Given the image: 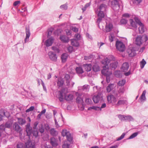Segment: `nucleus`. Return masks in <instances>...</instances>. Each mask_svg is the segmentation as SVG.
Masks as SVG:
<instances>
[{
  "instance_id": "58",
  "label": "nucleus",
  "mask_w": 148,
  "mask_h": 148,
  "mask_svg": "<svg viewBox=\"0 0 148 148\" xmlns=\"http://www.w3.org/2000/svg\"><path fill=\"white\" fill-rule=\"evenodd\" d=\"M34 109V106H32L29 108L28 109H27L26 110V112H28L30 111H33Z\"/></svg>"
},
{
  "instance_id": "15",
  "label": "nucleus",
  "mask_w": 148,
  "mask_h": 148,
  "mask_svg": "<svg viewBox=\"0 0 148 148\" xmlns=\"http://www.w3.org/2000/svg\"><path fill=\"white\" fill-rule=\"evenodd\" d=\"M68 57V53H63L61 55V59L62 63L66 62Z\"/></svg>"
},
{
  "instance_id": "29",
  "label": "nucleus",
  "mask_w": 148,
  "mask_h": 148,
  "mask_svg": "<svg viewBox=\"0 0 148 148\" xmlns=\"http://www.w3.org/2000/svg\"><path fill=\"white\" fill-rule=\"evenodd\" d=\"M51 134L53 136H56L58 134V132L54 128H51L50 130Z\"/></svg>"
},
{
  "instance_id": "19",
  "label": "nucleus",
  "mask_w": 148,
  "mask_h": 148,
  "mask_svg": "<svg viewBox=\"0 0 148 148\" xmlns=\"http://www.w3.org/2000/svg\"><path fill=\"white\" fill-rule=\"evenodd\" d=\"M142 38L143 37L141 36H138L137 37L136 39V44L138 46L140 45L142 43Z\"/></svg>"
},
{
  "instance_id": "40",
  "label": "nucleus",
  "mask_w": 148,
  "mask_h": 148,
  "mask_svg": "<svg viewBox=\"0 0 148 148\" xmlns=\"http://www.w3.org/2000/svg\"><path fill=\"white\" fill-rule=\"evenodd\" d=\"M134 20L135 21L136 23V25L138 24L139 25H143V23L141 22V21L140 19H139L137 17H135L134 18Z\"/></svg>"
},
{
  "instance_id": "24",
  "label": "nucleus",
  "mask_w": 148,
  "mask_h": 148,
  "mask_svg": "<svg viewBox=\"0 0 148 148\" xmlns=\"http://www.w3.org/2000/svg\"><path fill=\"white\" fill-rule=\"evenodd\" d=\"M76 73L78 74H81L83 73L84 71L81 67H76L75 69Z\"/></svg>"
},
{
  "instance_id": "31",
  "label": "nucleus",
  "mask_w": 148,
  "mask_h": 148,
  "mask_svg": "<svg viewBox=\"0 0 148 148\" xmlns=\"http://www.w3.org/2000/svg\"><path fill=\"white\" fill-rule=\"evenodd\" d=\"M39 131L41 134L43 133L45 131V128L44 127L42 123L40 124L39 125Z\"/></svg>"
},
{
  "instance_id": "13",
  "label": "nucleus",
  "mask_w": 148,
  "mask_h": 148,
  "mask_svg": "<svg viewBox=\"0 0 148 148\" xmlns=\"http://www.w3.org/2000/svg\"><path fill=\"white\" fill-rule=\"evenodd\" d=\"M64 84V78L62 77H58V79L57 82V86L59 88L60 87H62Z\"/></svg>"
},
{
  "instance_id": "41",
  "label": "nucleus",
  "mask_w": 148,
  "mask_h": 148,
  "mask_svg": "<svg viewBox=\"0 0 148 148\" xmlns=\"http://www.w3.org/2000/svg\"><path fill=\"white\" fill-rule=\"evenodd\" d=\"M4 125L5 128H10L12 126V123H11V122L9 121L7 122Z\"/></svg>"
},
{
  "instance_id": "63",
  "label": "nucleus",
  "mask_w": 148,
  "mask_h": 148,
  "mask_svg": "<svg viewBox=\"0 0 148 148\" xmlns=\"http://www.w3.org/2000/svg\"><path fill=\"white\" fill-rule=\"evenodd\" d=\"M122 17L128 18L130 17V14L128 13H125L122 14Z\"/></svg>"
},
{
  "instance_id": "60",
  "label": "nucleus",
  "mask_w": 148,
  "mask_h": 148,
  "mask_svg": "<svg viewBox=\"0 0 148 148\" xmlns=\"http://www.w3.org/2000/svg\"><path fill=\"white\" fill-rule=\"evenodd\" d=\"M142 37H143L142 39H143L144 41L145 42H146L148 39L147 36L145 34L143 35Z\"/></svg>"
},
{
  "instance_id": "44",
  "label": "nucleus",
  "mask_w": 148,
  "mask_h": 148,
  "mask_svg": "<svg viewBox=\"0 0 148 148\" xmlns=\"http://www.w3.org/2000/svg\"><path fill=\"white\" fill-rule=\"evenodd\" d=\"M146 64V61L144 59H143L140 62V67L141 69H143L144 67Z\"/></svg>"
},
{
  "instance_id": "37",
  "label": "nucleus",
  "mask_w": 148,
  "mask_h": 148,
  "mask_svg": "<svg viewBox=\"0 0 148 148\" xmlns=\"http://www.w3.org/2000/svg\"><path fill=\"white\" fill-rule=\"evenodd\" d=\"M126 102L125 100H119L117 103L116 104L117 106H119L121 105H124Z\"/></svg>"
},
{
  "instance_id": "62",
  "label": "nucleus",
  "mask_w": 148,
  "mask_h": 148,
  "mask_svg": "<svg viewBox=\"0 0 148 148\" xmlns=\"http://www.w3.org/2000/svg\"><path fill=\"white\" fill-rule=\"evenodd\" d=\"M47 32H48V33H47V37L48 38H49V37H50L51 36V35L52 34V31L51 30L49 29L47 30Z\"/></svg>"
},
{
  "instance_id": "32",
  "label": "nucleus",
  "mask_w": 148,
  "mask_h": 148,
  "mask_svg": "<svg viewBox=\"0 0 148 148\" xmlns=\"http://www.w3.org/2000/svg\"><path fill=\"white\" fill-rule=\"evenodd\" d=\"M26 34L27 38L29 37L30 36V31L29 27V26H26L25 27Z\"/></svg>"
},
{
  "instance_id": "23",
  "label": "nucleus",
  "mask_w": 148,
  "mask_h": 148,
  "mask_svg": "<svg viewBox=\"0 0 148 148\" xmlns=\"http://www.w3.org/2000/svg\"><path fill=\"white\" fill-rule=\"evenodd\" d=\"M125 122H130L133 121H134V118L131 115H125Z\"/></svg>"
},
{
  "instance_id": "16",
  "label": "nucleus",
  "mask_w": 148,
  "mask_h": 148,
  "mask_svg": "<svg viewBox=\"0 0 148 148\" xmlns=\"http://www.w3.org/2000/svg\"><path fill=\"white\" fill-rule=\"evenodd\" d=\"M98 15V18H97V21L99 23L101 21L102 18L104 17V14L103 11H99Z\"/></svg>"
},
{
  "instance_id": "30",
  "label": "nucleus",
  "mask_w": 148,
  "mask_h": 148,
  "mask_svg": "<svg viewBox=\"0 0 148 148\" xmlns=\"http://www.w3.org/2000/svg\"><path fill=\"white\" fill-rule=\"evenodd\" d=\"M114 84H110L106 87V91L108 92H110L113 89Z\"/></svg>"
},
{
  "instance_id": "50",
  "label": "nucleus",
  "mask_w": 148,
  "mask_h": 148,
  "mask_svg": "<svg viewBox=\"0 0 148 148\" xmlns=\"http://www.w3.org/2000/svg\"><path fill=\"white\" fill-rule=\"evenodd\" d=\"M142 0H133V4L138 5L142 2Z\"/></svg>"
},
{
  "instance_id": "4",
  "label": "nucleus",
  "mask_w": 148,
  "mask_h": 148,
  "mask_svg": "<svg viewBox=\"0 0 148 148\" xmlns=\"http://www.w3.org/2000/svg\"><path fill=\"white\" fill-rule=\"evenodd\" d=\"M120 1V0H113L111 1V5L114 10H118L120 8L119 3Z\"/></svg>"
},
{
  "instance_id": "7",
  "label": "nucleus",
  "mask_w": 148,
  "mask_h": 148,
  "mask_svg": "<svg viewBox=\"0 0 148 148\" xmlns=\"http://www.w3.org/2000/svg\"><path fill=\"white\" fill-rule=\"evenodd\" d=\"M13 129L17 132H18L21 134L22 129L18 123L15 122L13 123Z\"/></svg>"
},
{
  "instance_id": "54",
  "label": "nucleus",
  "mask_w": 148,
  "mask_h": 148,
  "mask_svg": "<svg viewBox=\"0 0 148 148\" xmlns=\"http://www.w3.org/2000/svg\"><path fill=\"white\" fill-rule=\"evenodd\" d=\"M81 100L83 101V99L80 97H77L76 99V102L77 103L79 104L80 103Z\"/></svg>"
},
{
  "instance_id": "20",
  "label": "nucleus",
  "mask_w": 148,
  "mask_h": 148,
  "mask_svg": "<svg viewBox=\"0 0 148 148\" xmlns=\"http://www.w3.org/2000/svg\"><path fill=\"white\" fill-rule=\"evenodd\" d=\"M60 40L63 42L67 43L69 41V38L66 35H61L60 36Z\"/></svg>"
},
{
  "instance_id": "51",
  "label": "nucleus",
  "mask_w": 148,
  "mask_h": 148,
  "mask_svg": "<svg viewBox=\"0 0 148 148\" xmlns=\"http://www.w3.org/2000/svg\"><path fill=\"white\" fill-rule=\"evenodd\" d=\"M128 22V20L125 18H122L121 21L120 23L121 24H126Z\"/></svg>"
},
{
  "instance_id": "25",
  "label": "nucleus",
  "mask_w": 148,
  "mask_h": 148,
  "mask_svg": "<svg viewBox=\"0 0 148 148\" xmlns=\"http://www.w3.org/2000/svg\"><path fill=\"white\" fill-rule=\"evenodd\" d=\"M50 143L53 146L56 147L58 144L56 142L55 138L54 137H51L50 139Z\"/></svg>"
},
{
  "instance_id": "45",
  "label": "nucleus",
  "mask_w": 148,
  "mask_h": 148,
  "mask_svg": "<svg viewBox=\"0 0 148 148\" xmlns=\"http://www.w3.org/2000/svg\"><path fill=\"white\" fill-rule=\"evenodd\" d=\"M118 117L121 121H125V115L119 114L118 115Z\"/></svg>"
},
{
  "instance_id": "61",
  "label": "nucleus",
  "mask_w": 148,
  "mask_h": 148,
  "mask_svg": "<svg viewBox=\"0 0 148 148\" xmlns=\"http://www.w3.org/2000/svg\"><path fill=\"white\" fill-rule=\"evenodd\" d=\"M60 8L61 9H63L64 10H66L67 8V5L66 4L61 5L60 6Z\"/></svg>"
},
{
  "instance_id": "48",
  "label": "nucleus",
  "mask_w": 148,
  "mask_h": 148,
  "mask_svg": "<svg viewBox=\"0 0 148 148\" xmlns=\"http://www.w3.org/2000/svg\"><path fill=\"white\" fill-rule=\"evenodd\" d=\"M85 103L87 105H92V102L91 99L86 98L85 100Z\"/></svg>"
},
{
  "instance_id": "17",
  "label": "nucleus",
  "mask_w": 148,
  "mask_h": 148,
  "mask_svg": "<svg viewBox=\"0 0 148 148\" xmlns=\"http://www.w3.org/2000/svg\"><path fill=\"white\" fill-rule=\"evenodd\" d=\"M71 45L74 47H78L79 46V43L78 40H76V39H71Z\"/></svg>"
},
{
  "instance_id": "34",
  "label": "nucleus",
  "mask_w": 148,
  "mask_h": 148,
  "mask_svg": "<svg viewBox=\"0 0 148 148\" xmlns=\"http://www.w3.org/2000/svg\"><path fill=\"white\" fill-rule=\"evenodd\" d=\"M32 134L34 136L35 138H37L38 136V129H33Z\"/></svg>"
},
{
  "instance_id": "11",
  "label": "nucleus",
  "mask_w": 148,
  "mask_h": 148,
  "mask_svg": "<svg viewBox=\"0 0 148 148\" xmlns=\"http://www.w3.org/2000/svg\"><path fill=\"white\" fill-rule=\"evenodd\" d=\"M101 98H103L102 96H101V94L99 93L96 95H95L92 97V99L95 103H98Z\"/></svg>"
},
{
  "instance_id": "9",
  "label": "nucleus",
  "mask_w": 148,
  "mask_h": 148,
  "mask_svg": "<svg viewBox=\"0 0 148 148\" xmlns=\"http://www.w3.org/2000/svg\"><path fill=\"white\" fill-rule=\"evenodd\" d=\"M65 90V88H63L60 90H59L58 91V92L59 93V94L58 95L59 96L58 99L61 102H62L63 101L64 96L63 93L64 92Z\"/></svg>"
},
{
  "instance_id": "2",
  "label": "nucleus",
  "mask_w": 148,
  "mask_h": 148,
  "mask_svg": "<svg viewBox=\"0 0 148 148\" xmlns=\"http://www.w3.org/2000/svg\"><path fill=\"white\" fill-rule=\"evenodd\" d=\"M116 49L119 51L123 52L125 50V45L123 42L117 40L116 42Z\"/></svg>"
},
{
  "instance_id": "12",
  "label": "nucleus",
  "mask_w": 148,
  "mask_h": 148,
  "mask_svg": "<svg viewBox=\"0 0 148 148\" xmlns=\"http://www.w3.org/2000/svg\"><path fill=\"white\" fill-rule=\"evenodd\" d=\"M129 21L130 22V25H127L125 27L126 28H129V27L130 26L132 27L133 28L135 29H136L137 27V26L136 25V23L132 19H129Z\"/></svg>"
},
{
  "instance_id": "39",
  "label": "nucleus",
  "mask_w": 148,
  "mask_h": 148,
  "mask_svg": "<svg viewBox=\"0 0 148 148\" xmlns=\"http://www.w3.org/2000/svg\"><path fill=\"white\" fill-rule=\"evenodd\" d=\"M146 93V90H144L141 96H140L139 99L141 100H145L146 99L145 94Z\"/></svg>"
},
{
  "instance_id": "42",
  "label": "nucleus",
  "mask_w": 148,
  "mask_h": 148,
  "mask_svg": "<svg viewBox=\"0 0 148 148\" xmlns=\"http://www.w3.org/2000/svg\"><path fill=\"white\" fill-rule=\"evenodd\" d=\"M69 131H68L67 130H62V132L61 134L64 137L65 136H67L69 134Z\"/></svg>"
},
{
  "instance_id": "33",
  "label": "nucleus",
  "mask_w": 148,
  "mask_h": 148,
  "mask_svg": "<svg viewBox=\"0 0 148 148\" xmlns=\"http://www.w3.org/2000/svg\"><path fill=\"white\" fill-rule=\"evenodd\" d=\"M139 132H138L133 133L129 138H127L126 140L134 138L137 136ZM126 140V139L124 140Z\"/></svg>"
},
{
  "instance_id": "38",
  "label": "nucleus",
  "mask_w": 148,
  "mask_h": 148,
  "mask_svg": "<svg viewBox=\"0 0 148 148\" xmlns=\"http://www.w3.org/2000/svg\"><path fill=\"white\" fill-rule=\"evenodd\" d=\"M125 80L123 79L121 81H119L118 83V85L119 86H123L125 83Z\"/></svg>"
},
{
  "instance_id": "28",
  "label": "nucleus",
  "mask_w": 148,
  "mask_h": 148,
  "mask_svg": "<svg viewBox=\"0 0 148 148\" xmlns=\"http://www.w3.org/2000/svg\"><path fill=\"white\" fill-rule=\"evenodd\" d=\"M92 70L96 72L100 70V68L98 65L97 64H95L92 67Z\"/></svg>"
},
{
  "instance_id": "64",
  "label": "nucleus",
  "mask_w": 148,
  "mask_h": 148,
  "mask_svg": "<svg viewBox=\"0 0 148 148\" xmlns=\"http://www.w3.org/2000/svg\"><path fill=\"white\" fill-rule=\"evenodd\" d=\"M45 130L46 131H48L50 129V127L49 125L48 124H47V123L45 124Z\"/></svg>"
},
{
  "instance_id": "52",
  "label": "nucleus",
  "mask_w": 148,
  "mask_h": 148,
  "mask_svg": "<svg viewBox=\"0 0 148 148\" xmlns=\"http://www.w3.org/2000/svg\"><path fill=\"white\" fill-rule=\"evenodd\" d=\"M73 46H69L67 48V50L70 53H71L73 52Z\"/></svg>"
},
{
  "instance_id": "3",
  "label": "nucleus",
  "mask_w": 148,
  "mask_h": 148,
  "mask_svg": "<svg viewBox=\"0 0 148 148\" xmlns=\"http://www.w3.org/2000/svg\"><path fill=\"white\" fill-rule=\"evenodd\" d=\"M102 64H104L105 66L103 67V69L101 71V74L103 75H107L110 73H112L109 71V69L108 67V63L107 61H105L104 62H103Z\"/></svg>"
},
{
  "instance_id": "6",
  "label": "nucleus",
  "mask_w": 148,
  "mask_h": 148,
  "mask_svg": "<svg viewBox=\"0 0 148 148\" xmlns=\"http://www.w3.org/2000/svg\"><path fill=\"white\" fill-rule=\"evenodd\" d=\"M50 59L52 61L56 62L57 60V56L56 54L52 51H50L48 53Z\"/></svg>"
},
{
  "instance_id": "59",
  "label": "nucleus",
  "mask_w": 148,
  "mask_h": 148,
  "mask_svg": "<svg viewBox=\"0 0 148 148\" xmlns=\"http://www.w3.org/2000/svg\"><path fill=\"white\" fill-rule=\"evenodd\" d=\"M75 37L76 38V40H80L81 39V35L78 33H77L75 34Z\"/></svg>"
},
{
  "instance_id": "14",
  "label": "nucleus",
  "mask_w": 148,
  "mask_h": 148,
  "mask_svg": "<svg viewBox=\"0 0 148 148\" xmlns=\"http://www.w3.org/2000/svg\"><path fill=\"white\" fill-rule=\"evenodd\" d=\"M129 67V65L128 63L125 62L123 64L121 69L124 72H125L128 70Z\"/></svg>"
},
{
  "instance_id": "5",
  "label": "nucleus",
  "mask_w": 148,
  "mask_h": 148,
  "mask_svg": "<svg viewBox=\"0 0 148 148\" xmlns=\"http://www.w3.org/2000/svg\"><path fill=\"white\" fill-rule=\"evenodd\" d=\"M26 131L27 133V135L30 138L32 134L33 129L30 126V123H28L25 125Z\"/></svg>"
},
{
  "instance_id": "22",
  "label": "nucleus",
  "mask_w": 148,
  "mask_h": 148,
  "mask_svg": "<svg viewBox=\"0 0 148 148\" xmlns=\"http://www.w3.org/2000/svg\"><path fill=\"white\" fill-rule=\"evenodd\" d=\"M113 25L111 23H109L106 26V32H110L113 28Z\"/></svg>"
},
{
  "instance_id": "53",
  "label": "nucleus",
  "mask_w": 148,
  "mask_h": 148,
  "mask_svg": "<svg viewBox=\"0 0 148 148\" xmlns=\"http://www.w3.org/2000/svg\"><path fill=\"white\" fill-rule=\"evenodd\" d=\"M130 51H128V52L129 53V57H133L135 56L136 54V52H130V53H129Z\"/></svg>"
},
{
  "instance_id": "18",
  "label": "nucleus",
  "mask_w": 148,
  "mask_h": 148,
  "mask_svg": "<svg viewBox=\"0 0 148 148\" xmlns=\"http://www.w3.org/2000/svg\"><path fill=\"white\" fill-rule=\"evenodd\" d=\"M118 64V62L117 61L110 63L109 66L110 69L112 70H114L117 67Z\"/></svg>"
},
{
  "instance_id": "43",
  "label": "nucleus",
  "mask_w": 148,
  "mask_h": 148,
  "mask_svg": "<svg viewBox=\"0 0 148 148\" xmlns=\"http://www.w3.org/2000/svg\"><path fill=\"white\" fill-rule=\"evenodd\" d=\"M70 144H68L67 141H65L62 145V148H69Z\"/></svg>"
},
{
  "instance_id": "47",
  "label": "nucleus",
  "mask_w": 148,
  "mask_h": 148,
  "mask_svg": "<svg viewBox=\"0 0 148 148\" xmlns=\"http://www.w3.org/2000/svg\"><path fill=\"white\" fill-rule=\"evenodd\" d=\"M106 6L105 4L103 3L101 4L99 8V11H103V10H105V6Z\"/></svg>"
},
{
  "instance_id": "21",
  "label": "nucleus",
  "mask_w": 148,
  "mask_h": 148,
  "mask_svg": "<svg viewBox=\"0 0 148 148\" xmlns=\"http://www.w3.org/2000/svg\"><path fill=\"white\" fill-rule=\"evenodd\" d=\"M85 70L87 72H89L91 70L92 65L91 64H86L83 65Z\"/></svg>"
},
{
  "instance_id": "8",
  "label": "nucleus",
  "mask_w": 148,
  "mask_h": 148,
  "mask_svg": "<svg viewBox=\"0 0 148 148\" xmlns=\"http://www.w3.org/2000/svg\"><path fill=\"white\" fill-rule=\"evenodd\" d=\"M107 98V101L109 103H114L117 101L116 98L113 95L108 96Z\"/></svg>"
},
{
  "instance_id": "26",
  "label": "nucleus",
  "mask_w": 148,
  "mask_h": 148,
  "mask_svg": "<svg viewBox=\"0 0 148 148\" xmlns=\"http://www.w3.org/2000/svg\"><path fill=\"white\" fill-rule=\"evenodd\" d=\"M18 123L22 125L25 124L26 122L25 120L21 118H17Z\"/></svg>"
},
{
  "instance_id": "56",
  "label": "nucleus",
  "mask_w": 148,
  "mask_h": 148,
  "mask_svg": "<svg viewBox=\"0 0 148 148\" xmlns=\"http://www.w3.org/2000/svg\"><path fill=\"white\" fill-rule=\"evenodd\" d=\"M39 122L38 121H36L35 122L33 125V129H38L37 128V126L39 124Z\"/></svg>"
},
{
  "instance_id": "55",
  "label": "nucleus",
  "mask_w": 148,
  "mask_h": 148,
  "mask_svg": "<svg viewBox=\"0 0 148 148\" xmlns=\"http://www.w3.org/2000/svg\"><path fill=\"white\" fill-rule=\"evenodd\" d=\"M126 134L124 132L123 133L122 135H121V136L119 137L117 139V141H119L120 140L122 139L123 138H124L125 137V136Z\"/></svg>"
},
{
  "instance_id": "35",
  "label": "nucleus",
  "mask_w": 148,
  "mask_h": 148,
  "mask_svg": "<svg viewBox=\"0 0 148 148\" xmlns=\"http://www.w3.org/2000/svg\"><path fill=\"white\" fill-rule=\"evenodd\" d=\"M140 27L139 28V32L141 34L145 32L144 25L143 23V25H139Z\"/></svg>"
},
{
  "instance_id": "10",
  "label": "nucleus",
  "mask_w": 148,
  "mask_h": 148,
  "mask_svg": "<svg viewBox=\"0 0 148 148\" xmlns=\"http://www.w3.org/2000/svg\"><path fill=\"white\" fill-rule=\"evenodd\" d=\"M54 40L53 37L51 36L48 39L45 41V45L47 47L51 46L53 43Z\"/></svg>"
},
{
  "instance_id": "36",
  "label": "nucleus",
  "mask_w": 148,
  "mask_h": 148,
  "mask_svg": "<svg viewBox=\"0 0 148 148\" xmlns=\"http://www.w3.org/2000/svg\"><path fill=\"white\" fill-rule=\"evenodd\" d=\"M66 138L67 141L70 143H71L73 140V138L71 136V134H70L69 132V134L67 136H66Z\"/></svg>"
},
{
  "instance_id": "27",
  "label": "nucleus",
  "mask_w": 148,
  "mask_h": 148,
  "mask_svg": "<svg viewBox=\"0 0 148 148\" xmlns=\"http://www.w3.org/2000/svg\"><path fill=\"white\" fill-rule=\"evenodd\" d=\"M73 96L71 94H70L67 96H66V95L64 96V99L68 101H72L73 99Z\"/></svg>"
},
{
  "instance_id": "49",
  "label": "nucleus",
  "mask_w": 148,
  "mask_h": 148,
  "mask_svg": "<svg viewBox=\"0 0 148 148\" xmlns=\"http://www.w3.org/2000/svg\"><path fill=\"white\" fill-rule=\"evenodd\" d=\"M99 106H93L89 107L88 109V110H90L92 109H94L95 110H99L98 109H97L98 108L99 109Z\"/></svg>"
},
{
  "instance_id": "57",
  "label": "nucleus",
  "mask_w": 148,
  "mask_h": 148,
  "mask_svg": "<svg viewBox=\"0 0 148 148\" xmlns=\"http://www.w3.org/2000/svg\"><path fill=\"white\" fill-rule=\"evenodd\" d=\"M52 49L54 51L55 53H59L60 52V50L59 49L56 47H52Z\"/></svg>"
},
{
  "instance_id": "46",
  "label": "nucleus",
  "mask_w": 148,
  "mask_h": 148,
  "mask_svg": "<svg viewBox=\"0 0 148 148\" xmlns=\"http://www.w3.org/2000/svg\"><path fill=\"white\" fill-rule=\"evenodd\" d=\"M112 74V73H110L107 75L104 76L106 77V81L108 83L110 82V76Z\"/></svg>"
},
{
  "instance_id": "1",
  "label": "nucleus",
  "mask_w": 148,
  "mask_h": 148,
  "mask_svg": "<svg viewBox=\"0 0 148 148\" xmlns=\"http://www.w3.org/2000/svg\"><path fill=\"white\" fill-rule=\"evenodd\" d=\"M16 147L17 148H35L36 146L34 143L28 140L24 144L21 142L17 144Z\"/></svg>"
}]
</instances>
